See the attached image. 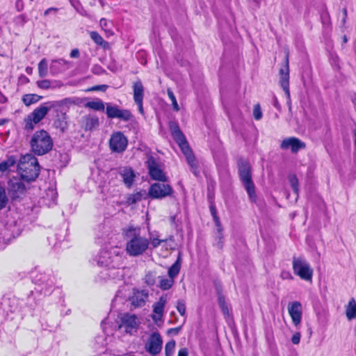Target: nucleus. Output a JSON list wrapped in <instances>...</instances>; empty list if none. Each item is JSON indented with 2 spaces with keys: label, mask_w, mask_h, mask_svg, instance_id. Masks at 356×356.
I'll list each match as a JSON object with an SVG mask.
<instances>
[{
  "label": "nucleus",
  "mask_w": 356,
  "mask_h": 356,
  "mask_svg": "<svg viewBox=\"0 0 356 356\" xmlns=\"http://www.w3.org/2000/svg\"><path fill=\"white\" fill-rule=\"evenodd\" d=\"M125 250L131 257L143 254L149 248V240L140 227L129 226L123 229Z\"/></svg>",
  "instance_id": "obj_1"
},
{
  "label": "nucleus",
  "mask_w": 356,
  "mask_h": 356,
  "mask_svg": "<svg viewBox=\"0 0 356 356\" xmlns=\"http://www.w3.org/2000/svg\"><path fill=\"white\" fill-rule=\"evenodd\" d=\"M111 323L109 318L102 322L103 331L107 336L113 335L117 327L127 334H134L137 332L140 322L135 314L126 313L121 316L118 325Z\"/></svg>",
  "instance_id": "obj_2"
},
{
  "label": "nucleus",
  "mask_w": 356,
  "mask_h": 356,
  "mask_svg": "<svg viewBox=\"0 0 356 356\" xmlns=\"http://www.w3.org/2000/svg\"><path fill=\"white\" fill-rule=\"evenodd\" d=\"M70 102V99L65 98L60 101H50L42 104L24 118V129L32 131L35 125L42 120L52 108Z\"/></svg>",
  "instance_id": "obj_3"
},
{
  "label": "nucleus",
  "mask_w": 356,
  "mask_h": 356,
  "mask_svg": "<svg viewBox=\"0 0 356 356\" xmlns=\"http://www.w3.org/2000/svg\"><path fill=\"white\" fill-rule=\"evenodd\" d=\"M124 259V252L118 247L104 249L96 257L99 266L113 269H119L123 265Z\"/></svg>",
  "instance_id": "obj_4"
},
{
  "label": "nucleus",
  "mask_w": 356,
  "mask_h": 356,
  "mask_svg": "<svg viewBox=\"0 0 356 356\" xmlns=\"http://www.w3.org/2000/svg\"><path fill=\"white\" fill-rule=\"evenodd\" d=\"M20 178L27 183L34 181L39 175L40 167L37 159L32 154L21 156L18 165Z\"/></svg>",
  "instance_id": "obj_5"
},
{
  "label": "nucleus",
  "mask_w": 356,
  "mask_h": 356,
  "mask_svg": "<svg viewBox=\"0 0 356 356\" xmlns=\"http://www.w3.org/2000/svg\"><path fill=\"white\" fill-rule=\"evenodd\" d=\"M169 127L174 140L177 142L181 152L186 156V161L191 168V170L195 175H197V164L195 156L185 138V136L181 131L178 124L175 122H170Z\"/></svg>",
  "instance_id": "obj_6"
},
{
  "label": "nucleus",
  "mask_w": 356,
  "mask_h": 356,
  "mask_svg": "<svg viewBox=\"0 0 356 356\" xmlns=\"http://www.w3.org/2000/svg\"><path fill=\"white\" fill-rule=\"evenodd\" d=\"M30 145L32 151L38 155H43L49 152L53 147V140L44 130H40L33 135Z\"/></svg>",
  "instance_id": "obj_7"
},
{
  "label": "nucleus",
  "mask_w": 356,
  "mask_h": 356,
  "mask_svg": "<svg viewBox=\"0 0 356 356\" xmlns=\"http://www.w3.org/2000/svg\"><path fill=\"white\" fill-rule=\"evenodd\" d=\"M241 180L252 200L255 198L254 185L252 180L251 168L248 162L240 161L238 163Z\"/></svg>",
  "instance_id": "obj_8"
},
{
  "label": "nucleus",
  "mask_w": 356,
  "mask_h": 356,
  "mask_svg": "<svg viewBox=\"0 0 356 356\" xmlns=\"http://www.w3.org/2000/svg\"><path fill=\"white\" fill-rule=\"evenodd\" d=\"M33 282L40 287V291L44 295L51 293L55 284V277L51 273H37L33 275Z\"/></svg>",
  "instance_id": "obj_9"
},
{
  "label": "nucleus",
  "mask_w": 356,
  "mask_h": 356,
  "mask_svg": "<svg viewBox=\"0 0 356 356\" xmlns=\"http://www.w3.org/2000/svg\"><path fill=\"white\" fill-rule=\"evenodd\" d=\"M293 270L295 275L302 280L311 281L313 276V269L310 264L302 257H293Z\"/></svg>",
  "instance_id": "obj_10"
},
{
  "label": "nucleus",
  "mask_w": 356,
  "mask_h": 356,
  "mask_svg": "<svg viewBox=\"0 0 356 356\" xmlns=\"http://www.w3.org/2000/svg\"><path fill=\"white\" fill-rule=\"evenodd\" d=\"M168 298L167 295H162L159 300L152 305V313L151 318L156 324L163 322L165 305Z\"/></svg>",
  "instance_id": "obj_11"
},
{
  "label": "nucleus",
  "mask_w": 356,
  "mask_h": 356,
  "mask_svg": "<svg viewBox=\"0 0 356 356\" xmlns=\"http://www.w3.org/2000/svg\"><path fill=\"white\" fill-rule=\"evenodd\" d=\"M128 140L120 131L112 134L109 140V147L113 152L122 153L127 147Z\"/></svg>",
  "instance_id": "obj_12"
},
{
  "label": "nucleus",
  "mask_w": 356,
  "mask_h": 356,
  "mask_svg": "<svg viewBox=\"0 0 356 356\" xmlns=\"http://www.w3.org/2000/svg\"><path fill=\"white\" fill-rule=\"evenodd\" d=\"M173 193L172 188L168 184L154 183L149 187L148 195L153 199H163Z\"/></svg>",
  "instance_id": "obj_13"
},
{
  "label": "nucleus",
  "mask_w": 356,
  "mask_h": 356,
  "mask_svg": "<svg viewBox=\"0 0 356 356\" xmlns=\"http://www.w3.org/2000/svg\"><path fill=\"white\" fill-rule=\"evenodd\" d=\"M26 186L24 181L19 177H13L8 183V191L12 200L20 198L26 191Z\"/></svg>",
  "instance_id": "obj_14"
},
{
  "label": "nucleus",
  "mask_w": 356,
  "mask_h": 356,
  "mask_svg": "<svg viewBox=\"0 0 356 356\" xmlns=\"http://www.w3.org/2000/svg\"><path fill=\"white\" fill-rule=\"evenodd\" d=\"M163 340L161 334L158 332H152L148 337L145 348L151 355H156L162 349Z\"/></svg>",
  "instance_id": "obj_15"
},
{
  "label": "nucleus",
  "mask_w": 356,
  "mask_h": 356,
  "mask_svg": "<svg viewBox=\"0 0 356 356\" xmlns=\"http://www.w3.org/2000/svg\"><path fill=\"white\" fill-rule=\"evenodd\" d=\"M106 115L108 118H118L123 121H129L132 118V114L127 109H120L117 106L110 104L106 105Z\"/></svg>",
  "instance_id": "obj_16"
},
{
  "label": "nucleus",
  "mask_w": 356,
  "mask_h": 356,
  "mask_svg": "<svg viewBox=\"0 0 356 356\" xmlns=\"http://www.w3.org/2000/svg\"><path fill=\"white\" fill-rule=\"evenodd\" d=\"M282 149H290L292 153H297L299 150L306 147V144L296 137H289L284 139L280 145Z\"/></svg>",
  "instance_id": "obj_17"
},
{
  "label": "nucleus",
  "mask_w": 356,
  "mask_h": 356,
  "mask_svg": "<svg viewBox=\"0 0 356 356\" xmlns=\"http://www.w3.org/2000/svg\"><path fill=\"white\" fill-rule=\"evenodd\" d=\"M288 312L292 319L293 325L298 327L301 323L302 316V304L298 301L289 302L288 305Z\"/></svg>",
  "instance_id": "obj_18"
},
{
  "label": "nucleus",
  "mask_w": 356,
  "mask_h": 356,
  "mask_svg": "<svg viewBox=\"0 0 356 356\" xmlns=\"http://www.w3.org/2000/svg\"><path fill=\"white\" fill-rule=\"evenodd\" d=\"M280 83L283 90L285 92L286 98L290 101V92H289V61L286 58V65L284 67L281 68L280 70Z\"/></svg>",
  "instance_id": "obj_19"
},
{
  "label": "nucleus",
  "mask_w": 356,
  "mask_h": 356,
  "mask_svg": "<svg viewBox=\"0 0 356 356\" xmlns=\"http://www.w3.org/2000/svg\"><path fill=\"white\" fill-rule=\"evenodd\" d=\"M148 169L152 179L163 182L166 181V177L165 174L154 160L149 159L148 161Z\"/></svg>",
  "instance_id": "obj_20"
},
{
  "label": "nucleus",
  "mask_w": 356,
  "mask_h": 356,
  "mask_svg": "<svg viewBox=\"0 0 356 356\" xmlns=\"http://www.w3.org/2000/svg\"><path fill=\"white\" fill-rule=\"evenodd\" d=\"M148 298V292L146 290H137L131 298V304L136 307L145 305Z\"/></svg>",
  "instance_id": "obj_21"
},
{
  "label": "nucleus",
  "mask_w": 356,
  "mask_h": 356,
  "mask_svg": "<svg viewBox=\"0 0 356 356\" xmlns=\"http://www.w3.org/2000/svg\"><path fill=\"white\" fill-rule=\"evenodd\" d=\"M67 62L64 59L53 60L50 64L49 70L52 75L57 74L65 70L67 67Z\"/></svg>",
  "instance_id": "obj_22"
},
{
  "label": "nucleus",
  "mask_w": 356,
  "mask_h": 356,
  "mask_svg": "<svg viewBox=\"0 0 356 356\" xmlns=\"http://www.w3.org/2000/svg\"><path fill=\"white\" fill-rule=\"evenodd\" d=\"M54 127L60 132L64 133L68 128L67 116L66 113L58 114L54 122Z\"/></svg>",
  "instance_id": "obj_23"
},
{
  "label": "nucleus",
  "mask_w": 356,
  "mask_h": 356,
  "mask_svg": "<svg viewBox=\"0 0 356 356\" xmlns=\"http://www.w3.org/2000/svg\"><path fill=\"white\" fill-rule=\"evenodd\" d=\"M120 174L123 179L124 183L130 187L134 182L135 175L134 170L127 167H124L120 169Z\"/></svg>",
  "instance_id": "obj_24"
},
{
  "label": "nucleus",
  "mask_w": 356,
  "mask_h": 356,
  "mask_svg": "<svg viewBox=\"0 0 356 356\" xmlns=\"http://www.w3.org/2000/svg\"><path fill=\"white\" fill-rule=\"evenodd\" d=\"M134 99V102L143 101L144 87L141 81L138 80L133 84Z\"/></svg>",
  "instance_id": "obj_25"
},
{
  "label": "nucleus",
  "mask_w": 356,
  "mask_h": 356,
  "mask_svg": "<svg viewBox=\"0 0 356 356\" xmlns=\"http://www.w3.org/2000/svg\"><path fill=\"white\" fill-rule=\"evenodd\" d=\"M17 159L15 156H9L6 160L3 161L0 163V171L1 172H6L10 170V168L13 167L16 163Z\"/></svg>",
  "instance_id": "obj_26"
},
{
  "label": "nucleus",
  "mask_w": 356,
  "mask_h": 356,
  "mask_svg": "<svg viewBox=\"0 0 356 356\" xmlns=\"http://www.w3.org/2000/svg\"><path fill=\"white\" fill-rule=\"evenodd\" d=\"M46 201V204L49 207H51L56 204V202L57 200V193L54 188H49L46 191V196L44 197Z\"/></svg>",
  "instance_id": "obj_27"
},
{
  "label": "nucleus",
  "mask_w": 356,
  "mask_h": 356,
  "mask_svg": "<svg viewBox=\"0 0 356 356\" xmlns=\"http://www.w3.org/2000/svg\"><path fill=\"white\" fill-rule=\"evenodd\" d=\"M42 98V96H40L36 94H26L22 97V101L26 106H29L31 104L37 103Z\"/></svg>",
  "instance_id": "obj_28"
},
{
  "label": "nucleus",
  "mask_w": 356,
  "mask_h": 356,
  "mask_svg": "<svg viewBox=\"0 0 356 356\" xmlns=\"http://www.w3.org/2000/svg\"><path fill=\"white\" fill-rule=\"evenodd\" d=\"M181 269V261L180 259L178 258L177 260L169 268L168 274L170 278H172V280L178 275Z\"/></svg>",
  "instance_id": "obj_29"
},
{
  "label": "nucleus",
  "mask_w": 356,
  "mask_h": 356,
  "mask_svg": "<svg viewBox=\"0 0 356 356\" xmlns=\"http://www.w3.org/2000/svg\"><path fill=\"white\" fill-rule=\"evenodd\" d=\"M346 314L349 320L356 318V302L353 298L349 301L346 310Z\"/></svg>",
  "instance_id": "obj_30"
},
{
  "label": "nucleus",
  "mask_w": 356,
  "mask_h": 356,
  "mask_svg": "<svg viewBox=\"0 0 356 356\" xmlns=\"http://www.w3.org/2000/svg\"><path fill=\"white\" fill-rule=\"evenodd\" d=\"M90 36L91 39L96 43L97 45L102 47L104 49H106L108 46V43L105 41L103 38L96 31H91L90 33Z\"/></svg>",
  "instance_id": "obj_31"
},
{
  "label": "nucleus",
  "mask_w": 356,
  "mask_h": 356,
  "mask_svg": "<svg viewBox=\"0 0 356 356\" xmlns=\"http://www.w3.org/2000/svg\"><path fill=\"white\" fill-rule=\"evenodd\" d=\"M99 126V119L95 116H88L86 118L85 129L92 130Z\"/></svg>",
  "instance_id": "obj_32"
},
{
  "label": "nucleus",
  "mask_w": 356,
  "mask_h": 356,
  "mask_svg": "<svg viewBox=\"0 0 356 356\" xmlns=\"http://www.w3.org/2000/svg\"><path fill=\"white\" fill-rule=\"evenodd\" d=\"M38 74L42 78L48 74V61L46 58H42L38 63Z\"/></svg>",
  "instance_id": "obj_33"
},
{
  "label": "nucleus",
  "mask_w": 356,
  "mask_h": 356,
  "mask_svg": "<svg viewBox=\"0 0 356 356\" xmlns=\"http://www.w3.org/2000/svg\"><path fill=\"white\" fill-rule=\"evenodd\" d=\"M147 238L149 240V246L151 245L153 248H156L159 247L161 243L165 242V240L159 238V236L157 233L149 234Z\"/></svg>",
  "instance_id": "obj_34"
},
{
  "label": "nucleus",
  "mask_w": 356,
  "mask_h": 356,
  "mask_svg": "<svg viewBox=\"0 0 356 356\" xmlns=\"http://www.w3.org/2000/svg\"><path fill=\"white\" fill-rule=\"evenodd\" d=\"M86 106L95 111H104L105 108L104 102L100 99L88 102Z\"/></svg>",
  "instance_id": "obj_35"
},
{
  "label": "nucleus",
  "mask_w": 356,
  "mask_h": 356,
  "mask_svg": "<svg viewBox=\"0 0 356 356\" xmlns=\"http://www.w3.org/2000/svg\"><path fill=\"white\" fill-rule=\"evenodd\" d=\"M174 282L172 278L161 277L159 286L162 290H168L172 286Z\"/></svg>",
  "instance_id": "obj_36"
},
{
  "label": "nucleus",
  "mask_w": 356,
  "mask_h": 356,
  "mask_svg": "<svg viewBox=\"0 0 356 356\" xmlns=\"http://www.w3.org/2000/svg\"><path fill=\"white\" fill-rule=\"evenodd\" d=\"M218 304L225 316H228L229 312V305L226 302L225 298L222 295L218 296Z\"/></svg>",
  "instance_id": "obj_37"
},
{
  "label": "nucleus",
  "mask_w": 356,
  "mask_h": 356,
  "mask_svg": "<svg viewBox=\"0 0 356 356\" xmlns=\"http://www.w3.org/2000/svg\"><path fill=\"white\" fill-rule=\"evenodd\" d=\"M8 202V197L6 195V190L0 186V210L6 208Z\"/></svg>",
  "instance_id": "obj_38"
},
{
  "label": "nucleus",
  "mask_w": 356,
  "mask_h": 356,
  "mask_svg": "<svg viewBox=\"0 0 356 356\" xmlns=\"http://www.w3.org/2000/svg\"><path fill=\"white\" fill-rule=\"evenodd\" d=\"M175 341L170 340L165 346V356H173L175 348Z\"/></svg>",
  "instance_id": "obj_39"
},
{
  "label": "nucleus",
  "mask_w": 356,
  "mask_h": 356,
  "mask_svg": "<svg viewBox=\"0 0 356 356\" xmlns=\"http://www.w3.org/2000/svg\"><path fill=\"white\" fill-rule=\"evenodd\" d=\"M167 94H168L169 99H170V101L172 102L173 109L176 111H179V106L178 105V103L177 102L176 97H175L173 92L170 89L168 88L167 90Z\"/></svg>",
  "instance_id": "obj_40"
},
{
  "label": "nucleus",
  "mask_w": 356,
  "mask_h": 356,
  "mask_svg": "<svg viewBox=\"0 0 356 356\" xmlns=\"http://www.w3.org/2000/svg\"><path fill=\"white\" fill-rule=\"evenodd\" d=\"M289 181L293 192L298 195V181L296 175L289 177Z\"/></svg>",
  "instance_id": "obj_41"
},
{
  "label": "nucleus",
  "mask_w": 356,
  "mask_h": 356,
  "mask_svg": "<svg viewBox=\"0 0 356 356\" xmlns=\"http://www.w3.org/2000/svg\"><path fill=\"white\" fill-rule=\"evenodd\" d=\"M210 211H211V213L213 218V220H214V222L216 223V225L218 227V231L220 232V220H219V218L217 216V212H216V209L214 207L213 204H211L210 206Z\"/></svg>",
  "instance_id": "obj_42"
},
{
  "label": "nucleus",
  "mask_w": 356,
  "mask_h": 356,
  "mask_svg": "<svg viewBox=\"0 0 356 356\" xmlns=\"http://www.w3.org/2000/svg\"><path fill=\"white\" fill-rule=\"evenodd\" d=\"M177 309L178 312L181 315L184 316L186 313V305L185 302L183 300H179L177 302Z\"/></svg>",
  "instance_id": "obj_43"
},
{
  "label": "nucleus",
  "mask_w": 356,
  "mask_h": 356,
  "mask_svg": "<svg viewBox=\"0 0 356 356\" xmlns=\"http://www.w3.org/2000/svg\"><path fill=\"white\" fill-rule=\"evenodd\" d=\"M253 115L256 120H259L262 118V111L259 104L254 106Z\"/></svg>",
  "instance_id": "obj_44"
},
{
  "label": "nucleus",
  "mask_w": 356,
  "mask_h": 356,
  "mask_svg": "<svg viewBox=\"0 0 356 356\" xmlns=\"http://www.w3.org/2000/svg\"><path fill=\"white\" fill-rule=\"evenodd\" d=\"M36 83L41 89H49L51 87V82L47 79L38 81Z\"/></svg>",
  "instance_id": "obj_45"
},
{
  "label": "nucleus",
  "mask_w": 356,
  "mask_h": 356,
  "mask_svg": "<svg viewBox=\"0 0 356 356\" xmlns=\"http://www.w3.org/2000/svg\"><path fill=\"white\" fill-rule=\"evenodd\" d=\"M91 70L93 74L97 75L102 74L105 72L104 70L99 65H95L94 66H92Z\"/></svg>",
  "instance_id": "obj_46"
},
{
  "label": "nucleus",
  "mask_w": 356,
  "mask_h": 356,
  "mask_svg": "<svg viewBox=\"0 0 356 356\" xmlns=\"http://www.w3.org/2000/svg\"><path fill=\"white\" fill-rule=\"evenodd\" d=\"M300 337H301L300 333L298 332H296L295 334H293V335L291 337V342L296 345L298 344L300 341Z\"/></svg>",
  "instance_id": "obj_47"
},
{
  "label": "nucleus",
  "mask_w": 356,
  "mask_h": 356,
  "mask_svg": "<svg viewBox=\"0 0 356 356\" xmlns=\"http://www.w3.org/2000/svg\"><path fill=\"white\" fill-rule=\"evenodd\" d=\"M281 277L284 280H292L293 279V276L289 271H283L281 273Z\"/></svg>",
  "instance_id": "obj_48"
},
{
  "label": "nucleus",
  "mask_w": 356,
  "mask_h": 356,
  "mask_svg": "<svg viewBox=\"0 0 356 356\" xmlns=\"http://www.w3.org/2000/svg\"><path fill=\"white\" fill-rule=\"evenodd\" d=\"M108 86L106 85H99L92 87L90 90H102L105 91Z\"/></svg>",
  "instance_id": "obj_49"
},
{
  "label": "nucleus",
  "mask_w": 356,
  "mask_h": 356,
  "mask_svg": "<svg viewBox=\"0 0 356 356\" xmlns=\"http://www.w3.org/2000/svg\"><path fill=\"white\" fill-rule=\"evenodd\" d=\"M177 356H188V350L186 348H180Z\"/></svg>",
  "instance_id": "obj_50"
},
{
  "label": "nucleus",
  "mask_w": 356,
  "mask_h": 356,
  "mask_svg": "<svg viewBox=\"0 0 356 356\" xmlns=\"http://www.w3.org/2000/svg\"><path fill=\"white\" fill-rule=\"evenodd\" d=\"M79 55H80V53H79V50L78 49H74L70 52V56L72 58H76L79 57Z\"/></svg>",
  "instance_id": "obj_51"
},
{
  "label": "nucleus",
  "mask_w": 356,
  "mask_h": 356,
  "mask_svg": "<svg viewBox=\"0 0 356 356\" xmlns=\"http://www.w3.org/2000/svg\"><path fill=\"white\" fill-rule=\"evenodd\" d=\"M321 18H322L323 22L324 24L329 23V15H328L327 13H326V12L323 13L321 15Z\"/></svg>",
  "instance_id": "obj_52"
},
{
  "label": "nucleus",
  "mask_w": 356,
  "mask_h": 356,
  "mask_svg": "<svg viewBox=\"0 0 356 356\" xmlns=\"http://www.w3.org/2000/svg\"><path fill=\"white\" fill-rule=\"evenodd\" d=\"M99 24L104 30L106 29L108 23H107V21L104 18H102L100 19Z\"/></svg>",
  "instance_id": "obj_53"
},
{
  "label": "nucleus",
  "mask_w": 356,
  "mask_h": 356,
  "mask_svg": "<svg viewBox=\"0 0 356 356\" xmlns=\"http://www.w3.org/2000/svg\"><path fill=\"white\" fill-rule=\"evenodd\" d=\"M143 101L135 102V103L137 104V106L138 107L139 112L142 114H143Z\"/></svg>",
  "instance_id": "obj_54"
},
{
  "label": "nucleus",
  "mask_w": 356,
  "mask_h": 356,
  "mask_svg": "<svg viewBox=\"0 0 356 356\" xmlns=\"http://www.w3.org/2000/svg\"><path fill=\"white\" fill-rule=\"evenodd\" d=\"M8 101L7 97L0 91V103L4 104Z\"/></svg>",
  "instance_id": "obj_55"
},
{
  "label": "nucleus",
  "mask_w": 356,
  "mask_h": 356,
  "mask_svg": "<svg viewBox=\"0 0 356 356\" xmlns=\"http://www.w3.org/2000/svg\"><path fill=\"white\" fill-rule=\"evenodd\" d=\"M16 7L18 10H21L23 8V1L22 0H17L16 1Z\"/></svg>",
  "instance_id": "obj_56"
},
{
  "label": "nucleus",
  "mask_w": 356,
  "mask_h": 356,
  "mask_svg": "<svg viewBox=\"0 0 356 356\" xmlns=\"http://www.w3.org/2000/svg\"><path fill=\"white\" fill-rule=\"evenodd\" d=\"M273 106L277 109L280 108V105L276 97H273Z\"/></svg>",
  "instance_id": "obj_57"
},
{
  "label": "nucleus",
  "mask_w": 356,
  "mask_h": 356,
  "mask_svg": "<svg viewBox=\"0 0 356 356\" xmlns=\"http://www.w3.org/2000/svg\"><path fill=\"white\" fill-rule=\"evenodd\" d=\"M10 238L8 237L6 238L5 235L3 236H0V243L2 242L3 243H6L9 241Z\"/></svg>",
  "instance_id": "obj_58"
},
{
  "label": "nucleus",
  "mask_w": 356,
  "mask_h": 356,
  "mask_svg": "<svg viewBox=\"0 0 356 356\" xmlns=\"http://www.w3.org/2000/svg\"><path fill=\"white\" fill-rule=\"evenodd\" d=\"M139 200V196L138 195H134L133 197V200H131V198L129 199L130 201H131V202H136L137 200Z\"/></svg>",
  "instance_id": "obj_59"
},
{
  "label": "nucleus",
  "mask_w": 356,
  "mask_h": 356,
  "mask_svg": "<svg viewBox=\"0 0 356 356\" xmlns=\"http://www.w3.org/2000/svg\"><path fill=\"white\" fill-rule=\"evenodd\" d=\"M104 31H106L107 35H113V31H111V30L104 29Z\"/></svg>",
  "instance_id": "obj_60"
},
{
  "label": "nucleus",
  "mask_w": 356,
  "mask_h": 356,
  "mask_svg": "<svg viewBox=\"0 0 356 356\" xmlns=\"http://www.w3.org/2000/svg\"><path fill=\"white\" fill-rule=\"evenodd\" d=\"M54 10V8H49V9H47V10L44 12V15H48V14L49 13V12H50L51 10Z\"/></svg>",
  "instance_id": "obj_61"
},
{
  "label": "nucleus",
  "mask_w": 356,
  "mask_h": 356,
  "mask_svg": "<svg viewBox=\"0 0 356 356\" xmlns=\"http://www.w3.org/2000/svg\"><path fill=\"white\" fill-rule=\"evenodd\" d=\"M120 270H118L115 273H113V275L118 276V275H120Z\"/></svg>",
  "instance_id": "obj_62"
},
{
  "label": "nucleus",
  "mask_w": 356,
  "mask_h": 356,
  "mask_svg": "<svg viewBox=\"0 0 356 356\" xmlns=\"http://www.w3.org/2000/svg\"><path fill=\"white\" fill-rule=\"evenodd\" d=\"M31 70H32V69H31V68H29V67H27V68L26 69V72L27 73H31Z\"/></svg>",
  "instance_id": "obj_63"
},
{
  "label": "nucleus",
  "mask_w": 356,
  "mask_h": 356,
  "mask_svg": "<svg viewBox=\"0 0 356 356\" xmlns=\"http://www.w3.org/2000/svg\"><path fill=\"white\" fill-rule=\"evenodd\" d=\"M100 4L102 5V6H104V1L103 0H99Z\"/></svg>",
  "instance_id": "obj_64"
}]
</instances>
